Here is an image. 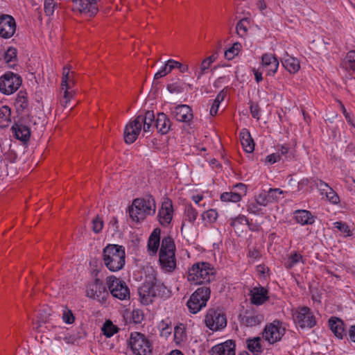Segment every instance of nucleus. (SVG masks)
<instances>
[{"label":"nucleus","instance_id":"f257e3e1","mask_svg":"<svg viewBox=\"0 0 355 355\" xmlns=\"http://www.w3.org/2000/svg\"><path fill=\"white\" fill-rule=\"evenodd\" d=\"M103 261L112 272L121 270L125 262V248L116 244H108L103 250Z\"/></svg>","mask_w":355,"mask_h":355},{"label":"nucleus","instance_id":"f03ea898","mask_svg":"<svg viewBox=\"0 0 355 355\" xmlns=\"http://www.w3.org/2000/svg\"><path fill=\"white\" fill-rule=\"evenodd\" d=\"M175 245L171 236L162 239L159 252V262L162 270L172 272L176 268Z\"/></svg>","mask_w":355,"mask_h":355},{"label":"nucleus","instance_id":"7ed1b4c3","mask_svg":"<svg viewBox=\"0 0 355 355\" xmlns=\"http://www.w3.org/2000/svg\"><path fill=\"white\" fill-rule=\"evenodd\" d=\"M156 210L155 199L152 196L142 198H136L129 208V214L132 220L139 222L147 216L154 215Z\"/></svg>","mask_w":355,"mask_h":355},{"label":"nucleus","instance_id":"20e7f679","mask_svg":"<svg viewBox=\"0 0 355 355\" xmlns=\"http://www.w3.org/2000/svg\"><path fill=\"white\" fill-rule=\"evenodd\" d=\"M214 269L207 262L194 263L188 272V281L194 284L210 282L214 279Z\"/></svg>","mask_w":355,"mask_h":355},{"label":"nucleus","instance_id":"39448f33","mask_svg":"<svg viewBox=\"0 0 355 355\" xmlns=\"http://www.w3.org/2000/svg\"><path fill=\"white\" fill-rule=\"evenodd\" d=\"M166 287L161 283L144 284L138 290L140 301L144 304H149L156 296L163 297L165 295Z\"/></svg>","mask_w":355,"mask_h":355},{"label":"nucleus","instance_id":"423d86ee","mask_svg":"<svg viewBox=\"0 0 355 355\" xmlns=\"http://www.w3.org/2000/svg\"><path fill=\"white\" fill-rule=\"evenodd\" d=\"M210 297V289L207 286L198 288L190 297L187 306L191 313H197L207 304Z\"/></svg>","mask_w":355,"mask_h":355},{"label":"nucleus","instance_id":"0eeeda50","mask_svg":"<svg viewBox=\"0 0 355 355\" xmlns=\"http://www.w3.org/2000/svg\"><path fill=\"white\" fill-rule=\"evenodd\" d=\"M130 345L135 355H150L152 345L146 336L139 332H133L130 335Z\"/></svg>","mask_w":355,"mask_h":355},{"label":"nucleus","instance_id":"6e6552de","mask_svg":"<svg viewBox=\"0 0 355 355\" xmlns=\"http://www.w3.org/2000/svg\"><path fill=\"white\" fill-rule=\"evenodd\" d=\"M21 83L22 79L20 76L8 71L0 77V92L6 95L13 94L19 88Z\"/></svg>","mask_w":355,"mask_h":355},{"label":"nucleus","instance_id":"1a4fd4ad","mask_svg":"<svg viewBox=\"0 0 355 355\" xmlns=\"http://www.w3.org/2000/svg\"><path fill=\"white\" fill-rule=\"evenodd\" d=\"M107 285L112 295L121 300L130 298V289L125 282L114 276L107 277Z\"/></svg>","mask_w":355,"mask_h":355},{"label":"nucleus","instance_id":"9d476101","mask_svg":"<svg viewBox=\"0 0 355 355\" xmlns=\"http://www.w3.org/2000/svg\"><path fill=\"white\" fill-rule=\"evenodd\" d=\"M285 328L279 320H274L272 322L266 325L262 337L270 344H274L279 341L285 334Z\"/></svg>","mask_w":355,"mask_h":355},{"label":"nucleus","instance_id":"9b49d317","mask_svg":"<svg viewBox=\"0 0 355 355\" xmlns=\"http://www.w3.org/2000/svg\"><path fill=\"white\" fill-rule=\"evenodd\" d=\"M293 320L302 329L312 328L316 324L313 312L307 306H302L297 309L293 314Z\"/></svg>","mask_w":355,"mask_h":355},{"label":"nucleus","instance_id":"f8f14e48","mask_svg":"<svg viewBox=\"0 0 355 355\" xmlns=\"http://www.w3.org/2000/svg\"><path fill=\"white\" fill-rule=\"evenodd\" d=\"M205 323L209 329L218 331L226 327L227 320L223 313L210 309L205 315Z\"/></svg>","mask_w":355,"mask_h":355},{"label":"nucleus","instance_id":"ddd939ff","mask_svg":"<svg viewBox=\"0 0 355 355\" xmlns=\"http://www.w3.org/2000/svg\"><path fill=\"white\" fill-rule=\"evenodd\" d=\"M86 293L87 297L97 300L99 302L105 301L108 296L106 286L99 279H96L94 282L87 284Z\"/></svg>","mask_w":355,"mask_h":355},{"label":"nucleus","instance_id":"4468645a","mask_svg":"<svg viewBox=\"0 0 355 355\" xmlns=\"http://www.w3.org/2000/svg\"><path fill=\"white\" fill-rule=\"evenodd\" d=\"M16 31L15 19L8 15L0 16V36L3 38L11 37Z\"/></svg>","mask_w":355,"mask_h":355},{"label":"nucleus","instance_id":"2eb2a0df","mask_svg":"<svg viewBox=\"0 0 355 355\" xmlns=\"http://www.w3.org/2000/svg\"><path fill=\"white\" fill-rule=\"evenodd\" d=\"M173 209L172 201L166 198L162 203V207L158 212L159 221L161 225H168L173 218Z\"/></svg>","mask_w":355,"mask_h":355},{"label":"nucleus","instance_id":"dca6fc26","mask_svg":"<svg viewBox=\"0 0 355 355\" xmlns=\"http://www.w3.org/2000/svg\"><path fill=\"white\" fill-rule=\"evenodd\" d=\"M263 320V315L257 311H246L240 315L241 323L246 327H254L261 324Z\"/></svg>","mask_w":355,"mask_h":355},{"label":"nucleus","instance_id":"f3484780","mask_svg":"<svg viewBox=\"0 0 355 355\" xmlns=\"http://www.w3.org/2000/svg\"><path fill=\"white\" fill-rule=\"evenodd\" d=\"M172 114L177 121L186 123H189L193 118L191 107L184 104L175 106Z\"/></svg>","mask_w":355,"mask_h":355},{"label":"nucleus","instance_id":"a211bd4d","mask_svg":"<svg viewBox=\"0 0 355 355\" xmlns=\"http://www.w3.org/2000/svg\"><path fill=\"white\" fill-rule=\"evenodd\" d=\"M136 123L143 127L144 132H150L154 128L155 114L153 111H146L144 114H140L135 119Z\"/></svg>","mask_w":355,"mask_h":355},{"label":"nucleus","instance_id":"6ab92c4d","mask_svg":"<svg viewBox=\"0 0 355 355\" xmlns=\"http://www.w3.org/2000/svg\"><path fill=\"white\" fill-rule=\"evenodd\" d=\"M250 296L251 303L254 305H261L269 299L268 289L261 286L252 288Z\"/></svg>","mask_w":355,"mask_h":355},{"label":"nucleus","instance_id":"aec40b11","mask_svg":"<svg viewBox=\"0 0 355 355\" xmlns=\"http://www.w3.org/2000/svg\"><path fill=\"white\" fill-rule=\"evenodd\" d=\"M262 67L266 71L267 75L274 76L279 67L277 58L271 53H264L261 56Z\"/></svg>","mask_w":355,"mask_h":355},{"label":"nucleus","instance_id":"412c9836","mask_svg":"<svg viewBox=\"0 0 355 355\" xmlns=\"http://www.w3.org/2000/svg\"><path fill=\"white\" fill-rule=\"evenodd\" d=\"M236 345L232 340H227L211 348V355H235Z\"/></svg>","mask_w":355,"mask_h":355},{"label":"nucleus","instance_id":"4be33fe9","mask_svg":"<svg viewBox=\"0 0 355 355\" xmlns=\"http://www.w3.org/2000/svg\"><path fill=\"white\" fill-rule=\"evenodd\" d=\"M141 130V125L136 123L135 119L127 124L124 130V140L125 143L129 144L134 143Z\"/></svg>","mask_w":355,"mask_h":355},{"label":"nucleus","instance_id":"5701e85b","mask_svg":"<svg viewBox=\"0 0 355 355\" xmlns=\"http://www.w3.org/2000/svg\"><path fill=\"white\" fill-rule=\"evenodd\" d=\"M171 122L166 114L163 112L158 113L154 123V128L157 129V132L166 135L171 130Z\"/></svg>","mask_w":355,"mask_h":355},{"label":"nucleus","instance_id":"b1692460","mask_svg":"<svg viewBox=\"0 0 355 355\" xmlns=\"http://www.w3.org/2000/svg\"><path fill=\"white\" fill-rule=\"evenodd\" d=\"M293 214L295 221L302 225H312L315 222V217L308 210H295Z\"/></svg>","mask_w":355,"mask_h":355},{"label":"nucleus","instance_id":"393cba45","mask_svg":"<svg viewBox=\"0 0 355 355\" xmlns=\"http://www.w3.org/2000/svg\"><path fill=\"white\" fill-rule=\"evenodd\" d=\"M159 234L160 230L157 228L155 229L148 239V249L151 255L155 254L159 249L160 244Z\"/></svg>","mask_w":355,"mask_h":355},{"label":"nucleus","instance_id":"a878e982","mask_svg":"<svg viewBox=\"0 0 355 355\" xmlns=\"http://www.w3.org/2000/svg\"><path fill=\"white\" fill-rule=\"evenodd\" d=\"M329 325L331 331L337 338L340 339L343 338L345 330L343 320L336 317H331L329 320Z\"/></svg>","mask_w":355,"mask_h":355},{"label":"nucleus","instance_id":"bb28decb","mask_svg":"<svg viewBox=\"0 0 355 355\" xmlns=\"http://www.w3.org/2000/svg\"><path fill=\"white\" fill-rule=\"evenodd\" d=\"M12 130L14 132L16 138L19 140L22 141H27L30 138V129L23 124L15 123L12 127Z\"/></svg>","mask_w":355,"mask_h":355},{"label":"nucleus","instance_id":"cd10ccee","mask_svg":"<svg viewBox=\"0 0 355 355\" xmlns=\"http://www.w3.org/2000/svg\"><path fill=\"white\" fill-rule=\"evenodd\" d=\"M241 145L246 153H252L254 149V143L250 132L243 129L240 133Z\"/></svg>","mask_w":355,"mask_h":355},{"label":"nucleus","instance_id":"c85d7f7f","mask_svg":"<svg viewBox=\"0 0 355 355\" xmlns=\"http://www.w3.org/2000/svg\"><path fill=\"white\" fill-rule=\"evenodd\" d=\"M282 64L284 67L290 73H296L300 68V62L295 58L286 55L282 59Z\"/></svg>","mask_w":355,"mask_h":355},{"label":"nucleus","instance_id":"c756f323","mask_svg":"<svg viewBox=\"0 0 355 355\" xmlns=\"http://www.w3.org/2000/svg\"><path fill=\"white\" fill-rule=\"evenodd\" d=\"M14 105L18 112H23L28 107V101L26 92L21 90L18 92Z\"/></svg>","mask_w":355,"mask_h":355},{"label":"nucleus","instance_id":"7c9ffc66","mask_svg":"<svg viewBox=\"0 0 355 355\" xmlns=\"http://www.w3.org/2000/svg\"><path fill=\"white\" fill-rule=\"evenodd\" d=\"M11 110L10 108L6 105L2 106L0 108V127H8L11 122Z\"/></svg>","mask_w":355,"mask_h":355},{"label":"nucleus","instance_id":"2f4dec72","mask_svg":"<svg viewBox=\"0 0 355 355\" xmlns=\"http://www.w3.org/2000/svg\"><path fill=\"white\" fill-rule=\"evenodd\" d=\"M341 65L346 70L355 72V50L350 51L347 53Z\"/></svg>","mask_w":355,"mask_h":355},{"label":"nucleus","instance_id":"473e14b6","mask_svg":"<svg viewBox=\"0 0 355 355\" xmlns=\"http://www.w3.org/2000/svg\"><path fill=\"white\" fill-rule=\"evenodd\" d=\"M246 343L248 349L252 353L258 355L262 352L261 338L259 337H256L252 339H248Z\"/></svg>","mask_w":355,"mask_h":355},{"label":"nucleus","instance_id":"72a5a7b5","mask_svg":"<svg viewBox=\"0 0 355 355\" xmlns=\"http://www.w3.org/2000/svg\"><path fill=\"white\" fill-rule=\"evenodd\" d=\"M4 59L9 68L13 69L17 62V49L9 47L4 55Z\"/></svg>","mask_w":355,"mask_h":355},{"label":"nucleus","instance_id":"f704fd0d","mask_svg":"<svg viewBox=\"0 0 355 355\" xmlns=\"http://www.w3.org/2000/svg\"><path fill=\"white\" fill-rule=\"evenodd\" d=\"M187 339L185 327L183 324L177 325L174 329V340L176 344H180Z\"/></svg>","mask_w":355,"mask_h":355},{"label":"nucleus","instance_id":"c9c22d12","mask_svg":"<svg viewBox=\"0 0 355 355\" xmlns=\"http://www.w3.org/2000/svg\"><path fill=\"white\" fill-rule=\"evenodd\" d=\"M241 199V193L235 191L224 192L220 195V200L223 202H237Z\"/></svg>","mask_w":355,"mask_h":355},{"label":"nucleus","instance_id":"e433bc0d","mask_svg":"<svg viewBox=\"0 0 355 355\" xmlns=\"http://www.w3.org/2000/svg\"><path fill=\"white\" fill-rule=\"evenodd\" d=\"M117 331L118 328L110 320L105 321L102 327V331L103 332V334L107 338L112 336L115 333L117 332Z\"/></svg>","mask_w":355,"mask_h":355},{"label":"nucleus","instance_id":"4c0bfd02","mask_svg":"<svg viewBox=\"0 0 355 355\" xmlns=\"http://www.w3.org/2000/svg\"><path fill=\"white\" fill-rule=\"evenodd\" d=\"M185 85L186 84L182 81L178 80L176 82L168 84L167 85V89L170 93L179 94L184 91Z\"/></svg>","mask_w":355,"mask_h":355},{"label":"nucleus","instance_id":"58836bf2","mask_svg":"<svg viewBox=\"0 0 355 355\" xmlns=\"http://www.w3.org/2000/svg\"><path fill=\"white\" fill-rule=\"evenodd\" d=\"M302 260V255L295 252L288 257L287 261L285 263V266L287 268H291Z\"/></svg>","mask_w":355,"mask_h":355},{"label":"nucleus","instance_id":"ea45409f","mask_svg":"<svg viewBox=\"0 0 355 355\" xmlns=\"http://www.w3.org/2000/svg\"><path fill=\"white\" fill-rule=\"evenodd\" d=\"M72 85H64V96L61 99L60 103L61 105L64 107H67L68 103L70 101L71 98L73 97V91H69Z\"/></svg>","mask_w":355,"mask_h":355},{"label":"nucleus","instance_id":"a19ab883","mask_svg":"<svg viewBox=\"0 0 355 355\" xmlns=\"http://www.w3.org/2000/svg\"><path fill=\"white\" fill-rule=\"evenodd\" d=\"M211 64L210 63V62H209L208 60L205 58L200 64L199 70H198V69L196 67L194 68L195 74L197 76L198 79H200L201 76L207 72V69H209Z\"/></svg>","mask_w":355,"mask_h":355},{"label":"nucleus","instance_id":"79ce46f5","mask_svg":"<svg viewBox=\"0 0 355 355\" xmlns=\"http://www.w3.org/2000/svg\"><path fill=\"white\" fill-rule=\"evenodd\" d=\"M267 193L268 198H269L270 202L272 203L280 199V196L284 193V191L280 189H270Z\"/></svg>","mask_w":355,"mask_h":355},{"label":"nucleus","instance_id":"37998d69","mask_svg":"<svg viewBox=\"0 0 355 355\" xmlns=\"http://www.w3.org/2000/svg\"><path fill=\"white\" fill-rule=\"evenodd\" d=\"M202 218L203 220H207L209 223H214L218 218V212L216 209H209L207 211L202 213Z\"/></svg>","mask_w":355,"mask_h":355},{"label":"nucleus","instance_id":"c03bdc74","mask_svg":"<svg viewBox=\"0 0 355 355\" xmlns=\"http://www.w3.org/2000/svg\"><path fill=\"white\" fill-rule=\"evenodd\" d=\"M241 44L236 42L233 46L225 52V57L226 59L230 60L234 58L239 52Z\"/></svg>","mask_w":355,"mask_h":355},{"label":"nucleus","instance_id":"a18cd8bd","mask_svg":"<svg viewBox=\"0 0 355 355\" xmlns=\"http://www.w3.org/2000/svg\"><path fill=\"white\" fill-rule=\"evenodd\" d=\"M73 85V80L71 79L69 73V69L67 67L63 68L62 80L61 83V89H64V85Z\"/></svg>","mask_w":355,"mask_h":355},{"label":"nucleus","instance_id":"49530a36","mask_svg":"<svg viewBox=\"0 0 355 355\" xmlns=\"http://www.w3.org/2000/svg\"><path fill=\"white\" fill-rule=\"evenodd\" d=\"M185 216L190 223H193L197 218L198 212L191 205H187L185 209Z\"/></svg>","mask_w":355,"mask_h":355},{"label":"nucleus","instance_id":"de8ad7c7","mask_svg":"<svg viewBox=\"0 0 355 355\" xmlns=\"http://www.w3.org/2000/svg\"><path fill=\"white\" fill-rule=\"evenodd\" d=\"M245 22H248V19L244 18L240 20L236 24V33L241 37H244L247 33L248 28L245 24Z\"/></svg>","mask_w":355,"mask_h":355},{"label":"nucleus","instance_id":"09e8293b","mask_svg":"<svg viewBox=\"0 0 355 355\" xmlns=\"http://www.w3.org/2000/svg\"><path fill=\"white\" fill-rule=\"evenodd\" d=\"M57 3L54 0H45L44 1V12L47 16H51L54 13L55 8Z\"/></svg>","mask_w":355,"mask_h":355},{"label":"nucleus","instance_id":"8fccbe9b","mask_svg":"<svg viewBox=\"0 0 355 355\" xmlns=\"http://www.w3.org/2000/svg\"><path fill=\"white\" fill-rule=\"evenodd\" d=\"M334 228L338 229L345 236L350 235V230L349 226L343 222H335L334 224Z\"/></svg>","mask_w":355,"mask_h":355},{"label":"nucleus","instance_id":"3c124183","mask_svg":"<svg viewBox=\"0 0 355 355\" xmlns=\"http://www.w3.org/2000/svg\"><path fill=\"white\" fill-rule=\"evenodd\" d=\"M103 227V221L102 218H101L98 216H96L94 219L92 220V230L95 233H99Z\"/></svg>","mask_w":355,"mask_h":355},{"label":"nucleus","instance_id":"603ef678","mask_svg":"<svg viewBox=\"0 0 355 355\" xmlns=\"http://www.w3.org/2000/svg\"><path fill=\"white\" fill-rule=\"evenodd\" d=\"M256 202L257 204L264 207L270 203L269 198H268V193L265 191L259 193L256 198Z\"/></svg>","mask_w":355,"mask_h":355},{"label":"nucleus","instance_id":"864d4df0","mask_svg":"<svg viewBox=\"0 0 355 355\" xmlns=\"http://www.w3.org/2000/svg\"><path fill=\"white\" fill-rule=\"evenodd\" d=\"M325 194L328 200L333 204H337L340 200L339 196L332 189L326 191Z\"/></svg>","mask_w":355,"mask_h":355},{"label":"nucleus","instance_id":"5fc2aeb1","mask_svg":"<svg viewBox=\"0 0 355 355\" xmlns=\"http://www.w3.org/2000/svg\"><path fill=\"white\" fill-rule=\"evenodd\" d=\"M248 218L244 216H239L235 218L231 219L230 225L236 227L239 224H248Z\"/></svg>","mask_w":355,"mask_h":355},{"label":"nucleus","instance_id":"6e6d98bb","mask_svg":"<svg viewBox=\"0 0 355 355\" xmlns=\"http://www.w3.org/2000/svg\"><path fill=\"white\" fill-rule=\"evenodd\" d=\"M171 71L168 69L166 62H165L164 65L162 67V68L155 74L154 79L157 80L161 78L168 74Z\"/></svg>","mask_w":355,"mask_h":355},{"label":"nucleus","instance_id":"4d7b16f0","mask_svg":"<svg viewBox=\"0 0 355 355\" xmlns=\"http://www.w3.org/2000/svg\"><path fill=\"white\" fill-rule=\"evenodd\" d=\"M62 320L67 324H72L75 320L72 311L68 309L64 310L62 314Z\"/></svg>","mask_w":355,"mask_h":355},{"label":"nucleus","instance_id":"13d9d810","mask_svg":"<svg viewBox=\"0 0 355 355\" xmlns=\"http://www.w3.org/2000/svg\"><path fill=\"white\" fill-rule=\"evenodd\" d=\"M144 319V314L141 310L137 309L132 311V320L135 323H141Z\"/></svg>","mask_w":355,"mask_h":355},{"label":"nucleus","instance_id":"bf43d9fd","mask_svg":"<svg viewBox=\"0 0 355 355\" xmlns=\"http://www.w3.org/2000/svg\"><path fill=\"white\" fill-rule=\"evenodd\" d=\"M248 257L254 261L261 257V253L257 248H251L248 250Z\"/></svg>","mask_w":355,"mask_h":355},{"label":"nucleus","instance_id":"052dcab7","mask_svg":"<svg viewBox=\"0 0 355 355\" xmlns=\"http://www.w3.org/2000/svg\"><path fill=\"white\" fill-rule=\"evenodd\" d=\"M280 159L281 155L279 154V153H272L266 157V162H269L270 164H275Z\"/></svg>","mask_w":355,"mask_h":355},{"label":"nucleus","instance_id":"680f3d73","mask_svg":"<svg viewBox=\"0 0 355 355\" xmlns=\"http://www.w3.org/2000/svg\"><path fill=\"white\" fill-rule=\"evenodd\" d=\"M250 112L252 117L259 119V107L257 104L251 103L250 107Z\"/></svg>","mask_w":355,"mask_h":355},{"label":"nucleus","instance_id":"e2e57ef3","mask_svg":"<svg viewBox=\"0 0 355 355\" xmlns=\"http://www.w3.org/2000/svg\"><path fill=\"white\" fill-rule=\"evenodd\" d=\"M168 67V69L171 71L173 69H175V68H179V67H180V62L176 61V60H172V59H170L168 60L167 62H166Z\"/></svg>","mask_w":355,"mask_h":355},{"label":"nucleus","instance_id":"0e129e2a","mask_svg":"<svg viewBox=\"0 0 355 355\" xmlns=\"http://www.w3.org/2000/svg\"><path fill=\"white\" fill-rule=\"evenodd\" d=\"M342 110L348 123H349L352 126L355 128V122H354L352 118L350 116L349 114L347 112L346 109L343 105H342Z\"/></svg>","mask_w":355,"mask_h":355},{"label":"nucleus","instance_id":"69168bd1","mask_svg":"<svg viewBox=\"0 0 355 355\" xmlns=\"http://www.w3.org/2000/svg\"><path fill=\"white\" fill-rule=\"evenodd\" d=\"M234 188L237 189L236 192H238L239 193H241V196L242 195H245L246 191H247V188L244 184H243V183L236 184L234 186Z\"/></svg>","mask_w":355,"mask_h":355},{"label":"nucleus","instance_id":"338daca9","mask_svg":"<svg viewBox=\"0 0 355 355\" xmlns=\"http://www.w3.org/2000/svg\"><path fill=\"white\" fill-rule=\"evenodd\" d=\"M279 154L282 156H284L286 159H288L289 156L288 155L289 153V148L286 146H281L278 149Z\"/></svg>","mask_w":355,"mask_h":355},{"label":"nucleus","instance_id":"774afa93","mask_svg":"<svg viewBox=\"0 0 355 355\" xmlns=\"http://www.w3.org/2000/svg\"><path fill=\"white\" fill-rule=\"evenodd\" d=\"M227 95V92L225 89L221 90L216 96V98L214 100L217 103H220L224 101L225 96Z\"/></svg>","mask_w":355,"mask_h":355}]
</instances>
